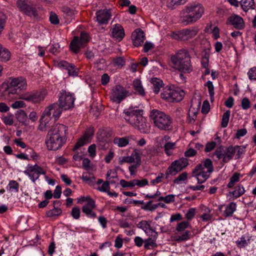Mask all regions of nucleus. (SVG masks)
<instances>
[{"label":"nucleus","mask_w":256,"mask_h":256,"mask_svg":"<svg viewBox=\"0 0 256 256\" xmlns=\"http://www.w3.org/2000/svg\"><path fill=\"white\" fill-rule=\"evenodd\" d=\"M68 128L62 124L52 126L46 136V144L49 150H56L60 148L67 139Z\"/></svg>","instance_id":"nucleus-1"},{"label":"nucleus","mask_w":256,"mask_h":256,"mask_svg":"<svg viewBox=\"0 0 256 256\" xmlns=\"http://www.w3.org/2000/svg\"><path fill=\"white\" fill-rule=\"evenodd\" d=\"M27 88L26 79L22 76L10 78L6 82L2 84L0 90L5 100H12L14 95L18 94V90H24Z\"/></svg>","instance_id":"nucleus-2"},{"label":"nucleus","mask_w":256,"mask_h":256,"mask_svg":"<svg viewBox=\"0 0 256 256\" xmlns=\"http://www.w3.org/2000/svg\"><path fill=\"white\" fill-rule=\"evenodd\" d=\"M124 119L141 132L148 134L150 132V125L146 118L142 116V110L130 108L124 112Z\"/></svg>","instance_id":"nucleus-3"},{"label":"nucleus","mask_w":256,"mask_h":256,"mask_svg":"<svg viewBox=\"0 0 256 256\" xmlns=\"http://www.w3.org/2000/svg\"><path fill=\"white\" fill-rule=\"evenodd\" d=\"M170 60L174 68L178 71L190 73L192 70L190 57L186 50H180L175 55L171 56Z\"/></svg>","instance_id":"nucleus-4"},{"label":"nucleus","mask_w":256,"mask_h":256,"mask_svg":"<svg viewBox=\"0 0 256 256\" xmlns=\"http://www.w3.org/2000/svg\"><path fill=\"white\" fill-rule=\"evenodd\" d=\"M204 8L200 4H188L186 6L182 22L186 24H193L198 20L204 14Z\"/></svg>","instance_id":"nucleus-5"},{"label":"nucleus","mask_w":256,"mask_h":256,"mask_svg":"<svg viewBox=\"0 0 256 256\" xmlns=\"http://www.w3.org/2000/svg\"><path fill=\"white\" fill-rule=\"evenodd\" d=\"M62 112V110L58 108V104L56 103L46 108L40 120V124L38 129L41 131L44 130L46 128L49 126L48 122L52 118H54L55 120H58Z\"/></svg>","instance_id":"nucleus-6"},{"label":"nucleus","mask_w":256,"mask_h":256,"mask_svg":"<svg viewBox=\"0 0 256 256\" xmlns=\"http://www.w3.org/2000/svg\"><path fill=\"white\" fill-rule=\"evenodd\" d=\"M150 118L155 126L160 130H168L172 128V120L170 116L164 112L157 110H153L150 114Z\"/></svg>","instance_id":"nucleus-7"},{"label":"nucleus","mask_w":256,"mask_h":256,"mask_svg":"<svg viewBox=\"0 0 256 256\" xmlns=\"http://www.w3.org/2000/svg\"><path fill=\"white\" fill-rule=\"evenodd\" d=\"M185 95L184 92L180 88L167 86L163 88L160 94L161 98L169 102H179Z\"/></svg>","instance_id":"nucleus-8"},{"label":"nucleus","mask_w":256,"mask_h":256,"mask_svg":"<svg viewBox=\"0 0 256 256\" xmlns=\"http://www.w3.org/2000/svg\"><path fill=\"white\" fill-rule=\"evenodd\" d=\"M188 160L186 158H181L173 162L168 166L165 178L168 179L170 176H175L182 170L188 165Z\"/></svg>","instance_id":"nucleus-9"},{"label":"nucleus","mask_w":256,"mask_h":256,"mask_svg":"<svg viewBox=\"0 0 256 256\" xmlns=\"http://www.w3.org/2000/svg\"><path fill=\"white\" fill-rule=\"evenodd\" d=\"M74 98L72 94L65 90H62L60 93L58 108L62 110H70L74 107Z\"/></svg>","instance_id":"nucleus-10"},{"label":"nucleus","mask_w":256,"mask_h":256,"mask_svg":"<svg viewBox=\"0 0 256 256\" xmlns=\"http://www.w3.org/2000/svg\"><path fill=\"white\" fill-rule=\"evenodd\" d=\"M130 92L124 88L120 85H116L112 89L110 100L116 104H120L122 101L129 96Z\"/></svg>","instance_id":"nucleus-11"},{"label":"nucleus","mask_w":256,"mask_h":256,"mask_svg":"<svg viewBox=\"0 0 256 256\" xmlns=\"http://www.w3.org/2000/svg\"><path fill=\"white\" fill-rule=\"evenodd\" d=\"M90 40L89 36L87 33L82 32L80 37L74 36L70 44L71 50L75 54L78 52L80 48H83Z\"/></svg>","instance_id":"nucleus-12"},{"label":"nucleus","mask_w":256,"mask_h":256,"mask_svg":"<svg viewBox=\"0 0 256 256\" xmlns=\"http://www.w3.org/2000/svg\"><path fill=\"white\" fill-rule=\"evenodd\" d=\"M234 154V148L232 146L228 148L220 146L214 152V154L218 159L222 158V162L224 163H227L231 160Z\"/></svg>","instance_id":"nucleus-13"},{"label":"nucleus","mask_w":256,"mask_h":256,"mask_svg":"<svg viewBox=\"0 0 256 256\" xmlns=\"http://www.w3.org/2000/svg\"><path fill=\"white\" fill-rule=\"evenodd\" d=\"M199 30L198 28H192L181 30L178 32H173L172 38L180 40H188L195 36L198 33Z\"/></svg>","instance_id":"nucleus-14"},{"label":"nucleus","mask_w":256,"mask_h":256,"mask_svg":"<svg viewBox=\"0 0 256 256\" xmlns=\"http://www.w3.org/2000/svg\"><path fill=\"white\" fill-rule=\"evenodd\" d=\"M16 4L19 10L26 15L34 17L38 16L36 8L29 0H18Z\"/></svg>","instance_id":"nucleus-15"},{"label":"nucleus","mask_w":256,"mask_h":256,"mask_svg":"<svg viewBox=\"0 0 256 256\" xmlns=\"http://www.w3.org/2000/svg\"><path fill=\"white\" fill-rule=\"evenodd\" d=\"M46 96L44 91L26 92L22 94L20 98L32 103H38L43 100Z\"/></svg>","instance_id":"nucleus-16"},{"label":"nucleus","mask_w":256,"mask_h":256,"mask_svg":"<svg viewBox=\"0 0 256 256\" xmlns=\"http://www.w3.org/2000/svg\"><path fill=\"white\" fill-rule=\"evenodd\" d=\"M24 173L28 175L34 182L38 178L40 174H46L44 170L41 166L36 164L34 166H28Z\"/></svg>","instance_id":"nucleus-17"},{"label":"nucleus","mask_w":256,"mask_h":256,"mask_svg":"<svg viewBox=\"0 0 256 256\" xmlns=\"http://www.w3.org/2000/svg\"><path fill=\"white\" fill-rule=\"evenodd\" d=\"M192 176L195 177L198 184L204 182L210 177L208 171L204 170V167L202 164L196 165L192 171Z\"/></svg>","instance_id":"nucleus-18"},{"label":"nucleus","mask_w":256,"mask_h":256,"mask_svg":"<svg viewBox=\"0 0 256 256\" xmlns=\"http://www.w3.org/2000/svg\"><path fill=\"white\" fill-rule=\"evenodd\" d=\"M96 14V22L100 24H107L112 16L110 10L108 9L99 10Z\"/></svg>","instance_id":"nucleus-19"},{"label":"nucleus","mask_w":256,"mask_h":256,"mask_svg":"<svg viewBox=\"0 0 256 256\" xmlns=\"http://www.w3.org/2000/svg\"><path fill=\"white\" fill-rule=\"evenodd\" d=\"M87 202L82 206V211L87 216L92 218L96 217V213L92 211L96 208V202L91 198H88Z\"/></svg>","instance_id":"nucleus-20"},{"label":"nucleus","mask_w":256,"mask_h":256,"mask_svg":"<svg viewBox=\"0 0 256 256\" xmlns=\"http://www.w3.org/2000/svg\"><path fill=\"white\" fill-rule=\"evenodd\" d=\"M110 31L112 37L118 42L121 41L124 36V29L120 24H114Z\"/></svg>","instance_id":"nucleus-21"},{"label":"nucleus","mask_w":256,"mask_h":256,"mask_svg":"<svg viewBox=\"0 0 256 256\" xmlns=\"http://www.w3.org/2000/svg\"><path fill=\"white\" fill-rule=\"evenodd\" d=\"M58 66L60 68L66 70L69 76H74L78 75L79 70L72 64L62 60L60 62Z\"/></svg>","instance_id":"nucleus-22"},{"label":"nucleus","mask_w":256,"mask_h":256,"mask_svg":"<svg viewBox=\"0 0 256 256\" xmlns=\"http://www.w3.org/2000/svg\"><path fill=\"white\" fill-rule=\"evenodd\" d=\"M228 21L235 28L242 30L244 28V22L240 16L238 15H234L228 18Z\"/></svg>","instance_id":"nucleus-23"},{"label":"nucleus","mask_w":256,"mask_h":256,"mask_svg":"<svg viewBox=\"0 0 256 256\" xmlns=\"http://www.w3.org/2000/svg\"><path fill=\"white\" fill-rule=\"evenodd\" d=\"M133 44L136 47L140 46L144 42L145 36L144 32L140 29L135 30L132 34Z\"/></svg>","instance_id":"nucleus-24"},{"label":"nucleus","mask_w":256,"mask_h":256,"mask_svg":"<svg viewBox=\"0 0 256 256\" xmlns=\"http://www.w3.org/2000/svg\"><path fill=\"white\" fill-rule=\"evenodd\" d=\"M153 232L154 234H151L150 236H148V238L144 240V248L146 250L157 247L156 241L158 238V234L156 232Z\"/></svg>","instance_id":"nucleus-25"},{"label":"nucleus","mask_w":256,"mask_h":256,"mask_svg":"<svg viewBox=\"0 0 256 256\" xmlns=\"http://www.w3.org/2000/svg\"><path fill=\"white\" fill-rule=\"evenodd\" d=\"M132 140H134L132 136H128L122 138L116 137L113 140V143L118 147L126 146Z\"/></svg>","instance_id":"nucleus-26"},{"label":"nucleus","mask_w":256,"mask_h":256,"mask_svg":"<svg viewBox=\"0 0 256 256\" xmlns=\"http://www.w3.org/2000/svg\"><path fill=\"white\" fill-rule=\"evenodd\" d=\"M170 139V137L164 136L162 140V142H164V150L166 154L168 156L172 154V150L176 148V143L168 142V140Z\"/></svg>","instance_id":"nucleus-27"},{"label":"nucleus","mask_w":256,"mask_h":256,"mask_svg":"<svg viewBox=\"0 0 256 256\" xmlns=\"http://www.w3.org/2000/svg\"><path fill=\"white\" fill-rule=\"evenodd\" d=\"M136 226L138 228L142 229L147 236H150L151 234H154L153 232H156L146 220L140 222Z\"/></svg>","instance_id":"nucleus-28"},{"label":"nucleus","mask_w":256,"mask_h":256,"mask_svg":"<svg viewBox=\"0 0 256 256\" xmlns=\"http://www.w3.org/2000/svg\"><path fill=\"white\" fill-rule=\"evenodd\" d=\"M92 136V134L90 133H86L84 135L80 138L78 142L74 145L72 150L74 151L76 150L80 147L83 146L87 142H89V140L91 138Z\"/></svg>","instance_id":"nucleus-29"},{"label":"nucleus","mask_w":256,"mask_h":256,"mask_svg":"<svg viewBox=\"0 0 256 256\" xmlns=\"http://www.w3.org/2000/svg\"><path fill=\"white\" fill-rule=\"evenodd\" d=\"M240 2L241 7L244 12H247L250 9L254 10L255 8L254 0H242Z\"/></svg>","instance_id":"nucleus-30"},{"label":"nucleus","mask_w":256,"mask_h":256,"mask_svg":"<svg viewBox=\"0 0 256 256\" xmlns=\"http://www.w3.org/2000/svg\"><path fill=\"white\" fill-rule=\"evenodd\" d=\"M236 205L234 202H230L226 206L224 212V216L226 218L232 216L234 212L236 210Z\"/></svg>","instance_id":"nucleus-31"},{"label":"nucleus","mask_w":256,"mask_h":256,"mask_svg":"<svg viewBox=\"0 0 256 256\" xmlns=\"http://www.w3.org/2000/svg\"><path fill=\"white\" fill-rule=\"evenodd\" d=\"M150 82L152 84L154 92L155 94H158L160 88L163 86L162 80L158 78H154L151 79Z\"/></svg>","instance_id":"nucleus-32"},{"label":"nucleus","mask_w":256,"mask_h":256,"mask_svg":"<svg viewBox=\"0 0 256 256\" xmlns=\"http://www.w3.org/2000/svg\"><path fill=\"white\" fill-rule=\"evenodd\" d=\"M132 86L136 92L140 96L145 95L144 90L142 86L141 81L138 79H135L133 81Z\"/></svg>","instance_id":"nucleus-33"},{"label":"nucleus","mask_w":256,"mask_h":256,"mask_svg":"<svg viewBox=\"0 0 256 256\" xmlns=\"http://www.w3.org/2000/svg\"><path fill=\"white\" fill-rule=\"evenodd\" d=\"M245 192L244 186L241 184H238L234 187V191L230 192L235 198H238L242 196Z\"/></svg>","instance_id":"nucleus-34"},{"label":"nucleus","mask_w":256,"mask_h":256,"mask_svg":"<svg viewBox=\"0 0 256 256\" xmlns=\"http://www.w3.org/2000/svg\"><path fill=\"white\" fill-rule=\"evenodd\" d=\"M10 58V52L6 48L2 47L0 50V60L3 62H7Z\"/></svg>","instance_id":"nucleus-35"},{"label":"nucleus","mask_w":256,"mask_h":256,"mask_svg":"<svg viewBox=\"0 0 256 256\" xmlns=\"http://www.w3.org/2000/svg\"><path fill=\"white\" fill-rule=\"evenodd\" d=\"M19 184L14 180H11L9 182L7 190L10 192H18L19 190Z\"/></svg>","instance_id":"nucleus-36"},{"label":"nucleus","mask_w":256,"mask_h":256,"mask_svg":"<svg viewBox=\"0 0 256 256\" xmlns=\"http://www.w3.org/2000/svg\"><path fill=\"white\" fill-rule=\"evenodd\" d=\"M240 178V174L238 172L234 173L230 178V182L227 184V187L232 188L234 184L239 182Z\"/></svg>","instance_id":"nucleus-37"},{"label":"nucleus","mask_w":256,"mask_h":256,"mask_svg":"<svg viewBox=\"0 0 256 256\" xmlns=\"http://www.w3.org/2000/svg\"><path fill=\"white\" fill-rule=\"evenodd\" d=\"M61 10L62 12L66 14V16H70L72 18L78 13L77 11L66 6H62Z\"/></svg>","instance_id":"nucleus-38"},{"label":"nucleus","mask_w":256,"mask_h":256,"mask_svg":"<svg viewBox=\"0 0 256 256\" xmlns=\"http://www.w3.org/2000/svg\"><path fill=\"white\" fill-rule=\"evenodd\" d=\"M230 112L229 110H226L222 116L221 122V126L222 128H226L229 122Z\"/></svg>","instance_id":"nucleus-39"},{"label":"nucleus","mask_w":256,"mask_h":256,"mask_svg":"<svg viewBox=\"0 0 256 256\" xmlns=\"http://www.w3.org/2000/svg\"><path fill=\"white\" fill-rule=\"evenodd\" d=\"M235 154L236 153V159H239L242 154L245 152V146H234Z\"/></svg>","instance_id":"nucleus-40"},{"label":"nucleus","mask_w":256,"mask_h":256,"mask_svg":"<svg viewBox=\"0 0 256 256\" xmlns=\"http://www.w3.org/2000/svg\"><path fill=\"white\" fill-rule=\"evenodd\" d=\"M190 232L188 230H186L184 232L179 236H175L174 240L176 242H182L190 238Z\"/></svg>","instance_id":"nucleus-41"},{"label":"nucleus","mask_w":256,"mask_h":256,"mask_svg":"<svg viewBox=\"0 0 256 256\" xmlns=\"http://www.w3.org/2000/svg\"><path fill=\"white\" fill-rule=\"evenodd\" d=\"M16 116L18 121L21 123H25L27 120L28 117L26 114L23 110L18 111Z\"/></svg>","instance_id":"nucleus-42"},{"label":"nucleus","mask_w":256,"mask_h":256,"mask_svg":"<svg viewBox=\"0 0 256 256\" xmlns=\"http://www.w3.org/2000/svg\"><path fill=\"white\" fill-rule=\"evenodd\" d=\"M62 212V210L60 208L56 207L54 208L52 210H50L46 212V216L48 217H52L54 216H60Z\"/></svg>","instance_id":"nucleus-43"},{"label":"nucleus","mask_w":256,"mask_h":256,"mask_svg":"<svg viewBox=\"0 0 256 256\" xmlns=\"http://www.w3.org/2000/svg\"><path fill=\"white\" fill-rule=\"evenodd\" d=\"M131 157L134 158V162H136V164H140L141 158L140 156V151L138 149H135L131 154Z\"/></svg>","instance_id":"nucleus-44"},{"label":"nucleus","mask_w":256,"mask_h":256,"mask_svg":"<svg viewBox=\"0 0 256 256\" xmlns=\"http://www.w3.org/2000/svg\"><path fill=\"white\" fill-rule=\"evenodd\" d=\"M164 200L166 203L169 204L173 202L175 200V195L168 194L166 196H160L156 201Z\"/></svg>","instance_id":"nucleus-45"},{"label":"nucleus","mask_w":256,"mask_h":256,"mask_svg":"<svg viewBox=\"0 0 256 256\" xmlns=\"http://www.w3.org/2000/svg\"><path fill=\"white\" fill-rule=\"evenodd\" d=\"M202 165L204 166V169H207V171L209 172V174L212 173L214 171L212 162L211 160H210V158H206L204 162V164Z\"/></svg>","instance_id":"nucleus-46"},{"label":"nucleus","mask_w":256,"mask_h":256,"mask_svg":"<svg viewBox=\"0 0 256 256\" xmlns=\"http://www.w3.org/2000/svg\"><path fill=\"white\" fill-rule=\"evenodd\" d=\"M210 54L206 52L202 56L201 61L202 67L206 68L208 66Z\"/></svg>","instance_id":"nucleus-47"},{"label":"nucleus","mask_w":256,"mask_h":256,"mask_svg":"<svg viewBox=\"0 0 256 256\" xmlns=\"http://www.w3.org/2000/svg\"><path fill=\"white\" fill-rule=\"evenodd\" d=\"M6 16L2 12H0V34L3 31L6 22Z\"/></svg>","instance_id":"nucleus-48"},{"label":"nucleus","mask_w":256,"mask_h":256,"mask_svg":"<svg viewBox=\"0 0 256 256\" xmlns=\"http://www.w3.org/2000/svg\"><path fill=\"white\" fill-rule=\"evenodd\" d=\"M188 178V173L184 172L180 174L174 180V184H178L182 181H184Z\"/></svg>","instance_id":"nucleus-49"},{"label":"nucleus","mask_w":256,"mask_h":256,"mask_svg":"<svg viewBox=\"0 0 256 256\" xmlns=\"http://www.w3.org/2000/svg\"><path fill=\"white\" fill-rule=\"evenodd\" d=\"M114 64L119 68H122L125 65V60L122 57H118L113 60Z\"/></svg>","instance_id":"nucleus-50"},{"label":"nucleus","mask_w":256,"mask_h":256,"mask_svg":"<svg viewBox=\"0 0 256 256\" xmlns=\"http://www.w3.org/2000/svg\"><path fill=\"white\" fill-rule=\"evenodd\" d=\"M80 208L78 206L74 207L71 212V216L76 220H78L80 216Z\"/></svg>","instance_id":"nucleus-51"},{"label":"nucleus","mask_w":256,"mask_h":256,"mask_svg":"<svg viewBox=\"0 0 256 256\" xmlns=\"http://www.w3.org/2000/svg\"><path fill=\"white\" fill-rule=\"evenodd\" d=\"M124 162H127L129 164H131L134 162V158L131 157V156H122L119 158L118 159V164H122Z\"/></svg>","instance_id":"nucleus-52"},{"label":"nucleus","mask_w":256,"mask_h":256,"mask_svg":"<svg viewBox=\"0 0 256 256\" xmlns=\"http://www.w3.org/2000/svg\"><path fill=\"white\" fill-rule=\"evenodd\" d=\"M189 222H182L178 224L176 230L178 232H182L188 227Z\"/></svg>","instance_id":"nucleus-53"},{"label":"nucleus","mask_w":256,"mask_h":256,"mask_svg":"<svg viewBox=\"0 0 256 256\" xmlns=\"http://www.w3.org/2000/svg\"><path fill=\"white\" fill-rule=\"evenodd\" d=\"M134 186H138L139 187H142L148 184V182L146 179H142V180H138L134 179L133 180Z\"/></svg>","instance_id":"nucleus-54"},{"label":"nucleus","mask_w":256,"mask_h":256,"mask_svg":"<svg viewBox=\"0 0 256 256\" xmlns=\"http://www.w3.org/2000/svg\"><path fill=\"white\" fill-rule=\"evenodd\" d=\"M50 20L53 24H58L60 21L58 16L54 12H51L50 16Z\"/></svg>","instance_id":"nucleus-55"},{"label":"nucleus","mask_w":256,"mask_h":256,"mask_svg":"<svg viewBox=\"0 0 256 256\" xmlns=\"http://www.w3.org/2000/svg\"><path fill=\"white\" fill-rule=\"evenodd\" d=\"M196 214V208H190L187 212L186 214V218L188 220H192L194 216Z\"/></svg>","instance_id":"nucleus-56"},{"label":"nucleus","mask_w":256,"mask_h":256,"mask_svg":"<svg viewBox=\"0 0 256 256\" xmlns=\"http://www.w3.org/2000/svg\"><path fill=\"white\" fill-rule=\"evenodd\" d=\"M120 184L122 188L134 187V186L133 180L131 181H126L124 180H121L120 182Z\"/></svg>","instance_id":"nucleus-57"},{"label":"nucleus","mask_w":256,"mask_h":256,"mask_svg":"<svg viewBox=\"0 0 256 256\" xmlns=\"http://www.w3.org/2000/svg\"><path fill=\"white\" fill-rule=\"evenodd\" d=\"M248 74L250 80H256V67L251 68L248 72Z\"/></svg>","instance_id":"nucleus-58"},{"label":"nucleus","mask_w":256,"mask_h":256,"mask_svg":"<svg viewBox=\"0 0 256 256\" xmlns=\"http://www.w3.org/2000/svg\"><path fill=\"white\" fill-rule=\"evenodd\" d=\"M11 106L14 109L24 108L26 106V104L22 100L16 101L12 104Z\"/></svg>","instance_id":"nucleus-59"},{"label":"nucleus","mask_w":256,"mask_h":256,"mask_svg":"<svg viewBox=\"0 0 256 256\" xmlns=\"http://www.w3.org/2000/svg\"><path fill=\"white\" fill-rule=\"evenodd\" d=\"M60 44L58 43H56L52 44V46L50 49V52L54 54H57L60 52Z\"/></svg>","instance_id":"nucleus-60"},{"label":"nucleus","mask_w":256,"mask_h":256,"mask_svg":"<svg viewBox=\"0 0 256 256\" xmlns=\"http://www.w3.org/2000/svg\"><path fill=\"white\" fill-rule=\"evenodd\" d=\"M110 188V182L108 181H106L104 182L102 186L98 188V190L100 192H108Z\"/></svg>","instance_id":"nucleus-61"},{"label":"nucleus","mask_w":256,"mask_h":256,"mask_svg":"<svg viewBox=\"0 0 256 256\" xmlns=\"http://www.w3.org/2000/svg\"><path fill=\"white\" fill-rule=\"evenodd\" d=\"M210 109V106L207 100L204 101L202 106V112L203 114H207L208 112Z\"/></svg>","instance_id":"nucleus-62"},{"label":"nucleus","mask_w":256,"mask_h":256,"mask_svg":"<svg viewBox=\"0 0 256 256\" xmlns=\"http://www.w3.org/2000/svg\"><path fill=\"white\" fill-rule=\"evenodd\" d=\"M123 240L121 235H118L115 240L114 246L116 248H120L122 246Z\"/></svg>","instance_id":"nucleus-63"},{"label":"nucleus","mask_w":256,"mask_h":256,"mask_svg":"<svg viewBox=\"0 0 256 256\" xmlns=\"http://www.w3.org/2000/svg\"><path fill=\"white\" fill-rule=\"evenodd\" d=\"M242 106L244 110H247L250 107V102L247 98L242 99Z\"/></svg>","instance_id":"nucleus-64"}]
</instances>
